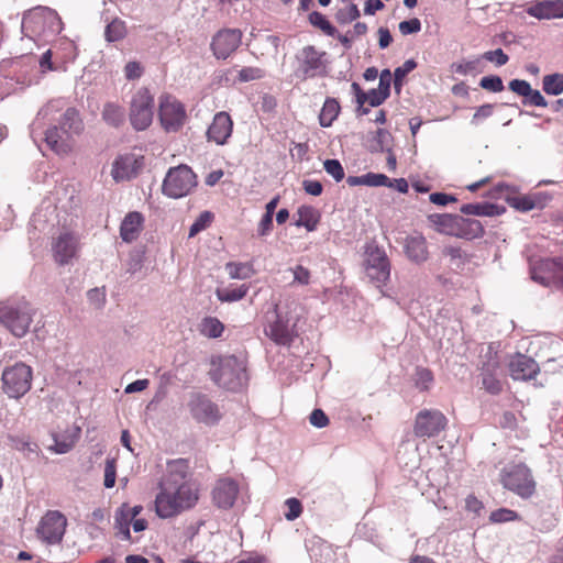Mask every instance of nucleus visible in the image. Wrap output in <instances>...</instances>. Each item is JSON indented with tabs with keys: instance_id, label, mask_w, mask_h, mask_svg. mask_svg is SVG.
Returning a JSON list of instances; mask_svg holds the SVG:
<instances>
[{
	"instance_id": "nucleus-55",
	"label": "nucleus",
	"mask_w": 563,
	"mask_h": 563,
	"mask_svg": "<svg viewBox=\"0 0 563 563\" xmlns=\"http://www.w3.org/2000/svg\"><path fill=\"white\" fill-rule=\"evenodd\" d=\"M285 505L287 506L288 511L285 512V517L287 520L292 521L297 519L301 512H302V506L299 499L297 498H288L285 501Z\"/></svg>"
},
{
	"instance_id": "nucleus-14",
	"label": "nucleus",
	"mask_w": 563,
	"mask_h": 563,
	"mask_svg": "<svg viewBox=\"0 0 563 563\" xmlns=\"http://www.w3.org/2000/svg\"><path fill=\"white\" fill-rule=\"evenodd\" d=\"M479 371L482 388L490 395H499L504 389L505 373L497 354L487 353Z\"/></svg>"
},
{
	"instance_id": "nucleus-44",
	"label": "nucleus",
	"mask_w": 563,
	"mask_h": 563,
	"mask_svg": "<svg viewBox=\"0 0 563 563\" xmlns=\"http://www.w3.org/2000/svg\"><path fill=\"white\" fill-rule=\"evenodd\" d=\"M144 263V252L135 250L129 254L126 262V273L134 275L140 272Z\"/></svg>"
},
{
	"instance_id": "nucleus-36",
	"label": "nucleus",
	"mask_w": 563,
	"mask_h": 563,
	"mask_svg": "<svg viewBox=\"0 0 563 563\" xmlns=\"http://www.w3.org/2000/svg\"><path fill=\"white\" fill-rule=\"evenodd\" d=\"M225 271L232 279H249L255 274L251 263L229 262L225 265Z\"/></svg>"
},
{
	"instance_id": "nucleus-53",
	"label": "nucleus",
	"mask_w": 563,
	"mask_h": 563,
	"mask_svg": "<svg viewBox=\"0 0 563 563\" xmlns=\"http://www.w3.org/2000/svg\"><path fill=\"white\" fill-rule=\"evenodd\" d=\"M481 60L479 58L473 60H466L459 64L453 65L454 73L459 75H467L472 73H476L478 70Z\"/></svg>"
},
{
	"instance_id": "nucleus-27",
	"label": "nucleus",
	"mask_w": 563,
	"mask_h": 563,
	"mask_svg": "<svg viewBox=\"0 0 563 563\" xmlns=\"http://www.w3.org/2000/svg\"><path fill=\"white\" fill-rule=\"evenodd\" d=\"M549 200L547 194L534 192L530 195H520L508 199L509 205L521 212H528L536 208H543Z\"/></svg>"
},
{
	"instance_id": "nucleus-61",
	"label": "nucleus",
	"mask_w": 563,
	"mask_h": 563,
	"mask_svg": "<svg viewBox=\"0 0 563 563\" xmlns=\"http://www.w3.org/2000/svg\"><path fill=\"white\" fill-rule=\"evenodd\" d=\"M294 283L298 285H308L310 283V272L301 265H297L292 269Z\"/></svg>"
},
{
	"instance_id": "nucleus-9",
	"label": "nucleus",
	"mask_w": 563,
	"mask_h": 563,
	"mask_svg": "<svg viewBox=\"0 0 563 563\" xmlns=\"http://www.w3.org/2000/svg\"><path fill=\"white\" fill-rule=\"evenodd\" d=\"M32 383V368L24 363H15L2 373L3 391L11 398L25 395Z\"/></svg>"
},
{
	"instance_id": "nucleus-31",
	"label": "nucleus",
	"mask_w": 563,
	"mask_h": 563,
	"mask_svg": "<svg viewBox=\"0 0 563 563\" xmlns=\"http://www.w3.org/2000/svg\"><path fill=\"white\" fill-rule=\"evenodd\" d=\"M457 216L459 214H450V213H443V214H430L428 217V220L433 225V228L446 235L455 236V230H456V222H457Z\"/></svg>"
},
{
	"instance_id": "nucleus-19",
	"label": "nucleus",
	"mask_w": 563,
	"mask_h": 563,
	"mask_svg": "<svg viewBox=\"0 0 563 563\" xmlns=\"http://www.w3.org/2000/svg\"><path fill=\"white\" fill-rule=\"evenodd\" d=\"M242 32L238 29H223L216 33L211 41V49L216 58L227 59L241 45Z\"/></svg>"
},
{
	"instance_id": "nucleus-38",
	"label": "nucleus",
	"mask_w": 563,
	"mask_h": 563,
	"mask_svg": "<svg viewBox=\"0 0 563 563\" xmlns=\"http://www.w3.org/2000/svg\"><path fill=\"white\" fill-rule=\"evenodd\" d=\"M543 90L551 96H559L563 92V74L555 73L547 75L542 80Z\"/></svg>"
},
{
	"instance_id": "nucleus-29",
	"label": "nucleus",
	"mask_w": 563,
	"mask_h": 563,
	"mask_svg": "<svg viewBox=\"0 0 563 563\" xmlns=\"http://www.w3.org/2000/svg\"><path fill=\"white\" fill-rule=\"evenodd\" d=\"M484 228L476 219H468L457 216L455 236L466 240H474L483 236Z\"/></svg>"
},
{
	"instance_id": "nucleus-52",
	"label": "nucleus",
	"mask_w": 563,
	"mask_h": 563,
	"mask_svg": "<svg viewBox=\"0 0 563 563\" xmlns=\"http://www.w3.org/2000/svg\"><path fill=\"white\" fill-rule=\"evenodd\" d=\"M239 80L247 82L264 77V70L258 67H244L239 71Z\"/></svg>"
},
{
	"instance_id": "nucleus-5",
	"label": "nucleus",
	"mask_w": 563,
	"mask_h": 563,
	"mask_svg": "<svg viewBox=\"0 0 563 563\" xmlns=\"http://www.w3.org/2000/svg\"><path fill=\"white\" fill-rule=\"evenodd\" d=\"M63 23L57 12L48 7H35L24 12L21 32L29 38L41 35H56L62 32Z\"/></svg>"
},
{
	"instance_id": "nucleus-41",
	"label": "nucleus",
	"mask_w": 563,
	"mask_h": 563,
	"mask_svg": "<svg viewBox=\"0 0 563 563\" xmlns=\"http://www.w3.org/2000/svg\"><path fill=\"white\" fill-rule=\"evenodd\" d=\"M433 384V374L430 369L418 367L415 374V385L421 391H427Z\"/></svg>"
},
{
	"instance_id": "nucleus-2",
	"label": "nucleus",
	"mask_w": 563,
	"mask_h": 563,
	"mask_svg": "<svg viewBox=\"0 0 563 563\" xmlns=\"http://www.w3.org/2000/svg\"><path fill=\"white\" fill-rule=\"evenodd\" d=\"M274 311L275 320L265 328V334L279 345H289L297 335L301 306L296 300H286L283 305H275Z\"/></svg>"
},
{
	"instance_id": "nucleus-33",
	"label": "nucleus",
	"mask_w": 563,
	"mask_h": 563,
	"mask_svg": "<svg viewBox=\"0 0 563 563\" xmlns=\"http://www.w3.org/2000/svg\"><path fill=\"white\" fill-rule=\"evenodd\" d=\"M339 113H340L339 102L333 98H328L324 101L321 112L319 114L320 125L323 128L331 126L333 121L338 118Z\"/></svg>"
},
{
	"instance_id": "nucleus-6",
	"label": "nucleus",
	"mask_w": 563,
	"mask_h": 563,
	"mask_svg": "<svg viewBox=\"0 0 563 563\" xmlns=\"http://www.w3.org/2000/svg\"><path fill=\"white\" fill-rule=\"evenodd\" d=\"M34 309L26 300L0 301V323L14 336H24L32 323Z\"/></svg>"
},
{
	"instance_id": "nucleus-22",
	"label": "nucleus",
	"mask_w": 563,
	"mask_h": 563,
	"mask_svg": "<svg viewBox=\"0 0 563 563\" xmlns=\"http://www.w3.org/2000/svg\"><path fill=\"white\" fill-rule=\"evenodd\" d=\"M141 167L142 163L134 154L121 155L112 164L111 176L117 183L130 180Z\"/></svg>"
},
{
	"instance_id": "nucleus-58",
	"label": "nucleus",
	"mask_w": 563,
	"mask_h": 563,
	"mask_svg": "<svg viewBox=\"0 0 563 563\" xmlns=\"http://www.w3.org/2000/svg\"><path fill=\"white\" fill-rule=\"evenodd\" d=\"M398 27L402 35H409L418 33L421 30V22L419 19L412 18L410 20L400 22Z\"/></svg>"
},
{
	"instance_id": "nucleus-11",
	"label": "nucleus",
	"mask_w": 563,
	"mask_h": 563,
	"mask_svg": "<svg viewBox=\"0 0 563 563\" xmlns=\"http://www.w3.org/2000/svg\"><path fill=\"white\" fill-rule=\"evenodd\" d=\"M531 279L544 287L563 289V258H545L530 268Z\"/></svg>"
},
{
	"instance_id": "nucleus-35",
	"label": "nucleus",
	"mask_w": 563,
	"mask_h": 563,
	"mask_svg": "<svg viewBox=\"0 0 563 563\" xmlns=\"http://www.w3.org/2000/svg\"><path fill=\"white\" fill-rule=\"evenodd\" d=\"M133 518H130L129 514L123 509L121 505L120 508L115 511L114 516V529L118 530V534L122 540L129 541L131 539L130 533V525L132 523Z\"/></svg>"
},
{
	"instance_id": "nucleus-49",
	"label": "nucleus",
	"mask_w": 563,
	"mask_h": 563,
	"mask_svg": "<svg viewBox=\"0 0 563 563\" xmlns=\"http://www.w3.org/2000/svg\"><path fill=\"white\" fill-rule=\"evenodd\" d=\"M8 440L10 442V445L18 451H22V452H35L36 451V444L30 442L29 439H26L24 437L9 435Z\"/></svg>"
},
{
	"instance_id": "nucleus-37",
	"label": "nucleus",
	"mask_w": 563,
	"mask_h": 563,
	"mask_svg": "<svg viewBox=\"0 0 563 563\" xmlns=\"http://www.w3.org/2000/svg\"><path fill=\"white\" fill-rule=\"evenodd\" d=\"M249 291V286L243 284L235 288H218L217 298L222 302H234L243 299Z\"/></svg>"
},
{
	"instance_id": "nucleus-23",
	"label": "nucleus",
	"mask_w": 563,
	"mask_h": 563,
	"mask_svg": "<svg viewBox=\"0 0 563 563\" xmlns=\"http://www.w3.org/2000/svg\"><path fill=\"white\" fill-rule=\"evenodd\" d=\"M78 251V239L69 232L62 233L53 244V254L59 265L68 264Z\"/></svg>"
},
{
	"instance_id": "nucleus-45",
	"label": "nucleus",
	"mask_w": 563,
	"mask_h": 563,
	"mask_svg": "<svg viewBox=\"0 0 563 563\" xmlns=\"http://www.w3.org/2000/svg\"><path fill=\"white\" fill-rule=\"evenodd\" d=\"M212 221V213L209 211H203L200 213V216L195 220V222L189 228V238H194L199 232L207 229V227Z\"/></svg>"
},
{
	"instance_id": "nucleus-8",
	"label": "nucleus",
	"mask_w": 563,
	"mask_h": 563,
	"mask_svg": "<svg viewBox=\"0 0 563 563\" xmlns=\"http://www.w3.org/2000/svg\"><path fill=\"white\" fill-rule=\"evenodd\" d=\"M327 53L312 45L305 46L296 55L295 75L300 79L314 78L327 73Z\"/></svg>"
},
{
	"instance_id": "nucleus-46",
	"label": "nucleus",
	"mask_w": 563,
	"mask_h": 563,
	"mask_svg": "<svg viewBox=\"0 0 563 563\" xmlns=\"http://www.w3.org/2000/svg\"><path fill=\"white\" fill-rule=\"evenodd\" d=\"M417 67V63L413 59H407L401 66L397 67L394 71V84L395 88L399 89L402 79Z\"/></svg>"
},
{
	"instance_id": "nucleus-17",
	"label": "nucleus",
	"mask_w": 563,
	"mask_h": 563,
	"mask_svg": "<svg viewBox=\"0 0 563 563\" xmlns=\"http://www.w3.org/2000/svg\"><path fill=\"white\" fill-rule=\"evenodd\" d=\"M445 416L437 409H423L416 416L413 433L418 438H433L446 426Z\"/></svg>"
},
{
	"instance_id": "nucleus-16",
	"label": "nucleus",
	"mask_w": 563,
	"mask_h": 563,
	"mask_svg": "<svg viewBox=\"0 0 563 563\" xmlns=\"http://www.w3.org/2000/svg\"><path fill=\"white\" fill-rule=\"evenodd\" d=\"M365 273L377 286L384 285L389 279L390 264L384 250L376 245L366 247Z\"/></svg>"
},
{
	"instance_id": "nucleus-51",
	"label": "nucleus",
	"mask_w": 563,
	"mask_h": 563,
	"mask_svg": "<svg viewBox=\"0 0 563 563\" xmlns=\"http://www.w3.org/2000/svg\"><path fill=\"white\" fill-rule=\"evenodd\" d=\"M365 186L369 187H393L391 180L384 174L367 173L365 174Z\"/></svg>"
},
{
	"instance_id": "nucleus-47",
	"label": "nucleus",
	"mask_w": 563,
	"mask_h": 563,
	"mask_svg": "<svg viewBox=\"0 0 563 563\" xmlns=\"http://www.w3.org/2000/svg\"><path fill=\"white\" fill-rule=\"evenodd\" d=\"M323 167L324 170L338 183L341 181L345 176L343 166L338 159H325Z\"/></svg>"
},
{
	"instance_id": "nucleus-26",
	"label": "nucleus",
	"mask_w": 563,
	"mask_h": 563,
	"mask_svg": "<svg viewBox=\"0 0 563 563\" xmlns=\"http://www.w3.org/2000/svg\"><path fill=\"white\" fill-rule=\"evenodd\" d=\"M143 223L144 218L142 213L137 211L129 212L120 227L121 239L126 243L135 241L143 229Z\"/></svg>"
},
{
	"instance_id": "nucleus-34",
	"label": "nucleus",
	"mask_w": 563,
	"mask_h": 563,
	"mask_svg": "<svg viewBox=\"0 0 563 563\" xmlns=\"http://www.w3.org/2000/svg\"><path fill=\"white\" fill-rule=\"evenodd\" d=\"M125 118V112L119 104L108 102L102 110V119L111 126H120Z\"/></svg>"
},
{
	"instance_id": "nucleus-15",
	"label": "nucleus",
	"mask_w": 563,
	"mask_h": 563,
	"mask_svg": "<svg viewBox=\"0 0 563 563\" xmlns=\"http://www.w3.org/2000/svg\"><path fill=\"white\" fill-rule=\"evenodd\" d=\"M159 120L166 132L179 131L186 120L184 104L174 96L163 95L159 98Z\"/></svg>"
},
{
	"instance_id": "nucleus-7",
	"label": "nucleus",
	"mask_w": 563,
	"mask_h": 563,
	"mask_svg": "<svg viewBox=\"0 0 563 563\" xmlns=\"http://www.w3.org/2000/svg\"><path fill=\"white\" fill-rule=\"evenodd\" d=\"M197 186V177L190 167L179 165L169 168L166 174L162 190L169 198L178 199L187 196Z\"/></svg>"
},
{
	"instance_id": "nucleus-4",
	"label": "nucleus",
	"mask_w": 563,
	"mask_h": 563,
	"mask_svg": "<svg viewBox=\"0 0 563 563\" xmlns=\"http://www.w3.org/2000/svg\"><path fill=\"white\" fill-rule=\"evenodd\" d=\"M211 379L222 388L236 391L247 383L246 362L235 355L218 356L211 362Z\"/></svg>"
},
{
	"instance_id": "nucleus-10",
	"label": "nucleus",
	"mask_w": 563,
	"mask_h": 563,
	"mask_svg": "<svg viewBox=\"0 0 563 563\" xmlns=\"http://www.w3.org/2000/svg\"><path fill=\"white\" fill-rule=\"evenodd\" d=\"M154 115V96L147 88H140L132 97L130 121L137 131L147 129Z\"/></svg>"
},
{
	"instance_id": "nucleus-18",
	"label": "nucleus",
	"mask_w": 563,
	"mask_h": 563,
	"mask_svg": "<svg viewBox=\"0 0 563 563\" xmlns=\"http://www.w3.org/2000/svg\"><path fill=\"white\" fill-rule=\"evenodd\" d=\"M67 520L59 511H48L40 521L36 532L38 538L47 544H57L62 541Z\"/></svg>"
},
{
	"instance_id": "nucleus-57",
	"label": "nucleus",
	"mask_w": 563,
	"mask_h": 563,
	"mask_svg": "<svg viewBox=\"0 0 563 563\" xmlns=\"http://www.w3.org/2000/svg\"><path fill=\"white\" fill-rule=\"evenodd\" d=\"M517 514L514 510L500 508L490 514V521L493 522H508L516 519Z\"/></svg>"
},
{
	"instance_id": "nucleus-24",
	"label": "nucleus",
	"mask_w": 563,
	"mask_h": 563,
	"mask_svg": "<svg viewBox=\"0 0 563 563\" xmlns=\"http://www.w3.org/2000/svg\"><path fill=\"white\" fill-rule=\"evenodd\" d=\"M510 376L515 380H528L539 373L538 363L530 356L516 354L509 363Z\"/></svg>"
},
{
	"instance_id": "nucleus-60",
	"label": "nucleus",
	"mask_w": 563,
	"mask_h": 563,
	"mask_svg": "<svg viewBox=\"0 0 563 563\" xmlns=\"http://www.w3.org/2000/svg\"><path fill=\"white\" fill-rule=\"evenodd\" d=\"M87 298L89 302L97 309L102 308L106 302V294L100 288L90 289L87 292Z\"/></svg>"
},
{
	"instance_id": "nucleus-42",
	"label": "nucleus",
	"mask_w": 563,
	"mask_h": 563,
	"mask_svg": "<svg viewBox=\"0 0 563 563\" xmlns=\"http://www.w3.org/2000/svg\"><path fill=\"white\" fill-rule=\"evenodd\" d=\"M309 22L323 31L327 35L333 36L336 32L335 27L327 20V18L318 12L313 11L309 14Z\"/></svg>"
},
{
	"instance_id": "nucleus-39",
	"label": "nucleus",
	"mask_w": 563,
	"mask_h": 563,
	"mask_svg": "<svg viewBox=\"0 0 563 563\" xmlns=\"http://www.w3.org/2000/svg\"><path fill=\"white\" fill-rule=\"evenodd\" d=\"M126 35L125 22L120 19H113L104 30V36L108 42H117Z\"/></svg>"
},
{
	"instance_id": "nucleus-13",
	"label": "nucleus",
	"mask_w": 563,
	"mask_h": 563,
	"mask_svg": "<svg viewBox=\"0 0 563 563\" xmlns=\"http://www.w3.org/2000/svg\"><path fill=\"white\" fill-rule=\"evenodd\" d=\"M505 488L522 498H529L536 490V482L530 470L523 464H517L505 470L501 478Z\"/></svg>"
},
{
	"instance_id": "nucleus-32",
	"label": "nucleus",
	"mask_w": 563,
	"mask_h": 563,
	"mask_svg": "<svg viewBox=\"0 0 563 563\" xmlns=\"http://www.w3.org/2000/svg\"><path fill=\"white\" fill-rule=\"evenodd\" d=\"M224 331V324L216 317H205L199 324L201 335L209 339H218Z\"/></svg>"
},
{
	"instance_id": "nucleus-30",
	"label": "nucleus",
	"mask_w": 563,
	"mask_h": 563,
	"mask_svg": "<svg viewBox=\"0 0 563 563\" xmlns=\"http://www.w3.org/2000/svg\"><path fill=\"white\" fill-rule=\"evenodd\" d=\"M297 220L295 225L300 228L303 227L308 232L317 230L320 221V212L311 206H301L297 210Z\"/></svg>"
},
{
	"instance_id": "nucleus-62",
	"label": "nucleus",
	"mask_w": 563,
	"mask_h": 563,
	"mask_svg": "<svg viewBox=\"0 0 563 563\" xmlns=\"http://www.w3.org/2000/svg\"><path fill=\"white\" fill-rule=\"evenodd\" d=\"M531 85L522 79H512L509 81V89L518 96L525 97L530 93Z\"/></svg>"
},
{
	"instance_id": "nucleus-56",
	"label": "nucleus",
	"mask_w": 563,
	"mask_h": 563,
	"mask_svg": "<svg viewBox=\"0 0 563 563\" xmlns=\"http://www.w3.org/2000/svg\"><path fill=\"white\" fill-rule=\"evenodd\" d=\"M144 68L141 63L131 60L124 66V77L128 80H135L142 77Z\"/></svg>"
},
{
	"instance_id": "nucleus-63",
	"label": "nucleus",
	"mask_w": 563,
	"mask_h": 563,
	"mask_svg": "<svg viewBox=\"0 0 563 563\" xmlns=\"http://www.w3.org/2000/svg\"><path fill=\"white\" fill-rule=\"evenodd\" d=\"M389 96L384 91L377 89H371L367 91V103L371 107L380 106Z\"/></svg>"
},
{
	"instance_id": "nucleus-59",
	"label": "nucleus",
	"mask_w": 563,
	"mask_h": 563,
	"mask_svg": "<svg viewBox=\"0 0 563 563\" xmlns=\"http://www.w3.org/2000/svg\"><path fill=\"white\" fill-rule=\"evenodd\" d=\"M523 104H530L536 107L545 108L548 106L547 100L539 90H534L530 87V93L525 96Z\"/></svg>"
},
{
	"instance_id": "nucleus-3",
	"label": "nucleus",
	"mask_w": 563,
	"mask_h": 563,
	"mask_svg": "<svg viewBox=\"0 0 563 563\" xmlns=\"http://www.w3.org/2000/svg\"><path fill=\"white\" fill-rule=\"evenodd\" d=\"M82 130L84 123L79 112L75 108H68L62 115L59 124L45 132V142L55 153L65 155L71 151L75 136Z\"/></svg>"
},
{
	"instance_id": "nucleus-12",
	"label": "nucleus",
	"mask_w": 563,
	"mask_h": 563,
	"mask_svg": "<svg viewBox=\"0 0 563 563\" xmlns=\"http://www.w3.org/2000/svg\"><path fill=\"white\" fill-rule=\"evenodd\" d=\"M187 408L191 418L205 426H216L222 418L219 406L201 393H192L190 395Z\"/></svg>"
},
{
	"instance_id": "nucleus-64",
	"label": "nucleus",
	"mask_w": 563,
	"mask_h": 563,
	"mask_svg": "<svg viewBox=\"0 0 563 563\" xmlns=\"http://www.w3.org/2000/svg\"><path fill=\"white\" fill-rule=\"evenodd\" d=\"M309 421L316 428H324L329 423L327 415L321 409H314L310 413Z\"/></svg>"
},
{
	"instance_id": "nucleus-40",
	"label": "nucleus",
	"mask_w": 563,
	"mask_h": 563,
	"mask_svg": "<svg viewBox=\"0 0 563 563\" xmlns=\"http://www.w3.org/2000/svg\"><path fill=\"white\" fill-rule=\"evenodd\" d=\"M495 209H497V207L494 205L477 202L463 205L460 210L463 214L493 216L495 213Z\"/></svg>"
},
{
	"instance_id": "nucleus-20",
	"label": "nucleus",
	"mask_w": 563,
	"mask_h": 563,
	"mask_svg": "<svg viewBox=\"0 0 563 563\" xmlns=\"http://www.w3.org/2000/svg\"><path fill=\"white\" fill-rule=\"evenodd\" d=\"M239 494V485L230 478L219 479L212 489V501L220 509L233 507Z\"/></svg>"
},
{
	"instance_id": "nucleus-43",
	"label": "nucleus",
	"mask_w": 563,
	"mask_h": 563,
	"mask_svg": "<svg viewBox=\"0 0 563 563\" xmlns=\"http://www.w3.org/2000/svg\"><path fill=\"white\" fill-rule=\"evenodd\" d=\"M361 12L356 4L350 3L346 9H341L336 12L335 19L340 24H347L357 20Z\"/></svg>"
},
{
	"instance_id": "nucleus-25",
	"label": "nucleus",
	"mask_w": 563,
	"mask_h": 563,
	"mask_svg": "<svg viewBox=\"0 0 563 563\" xmlns=\"http://www.w3.org/2000/svg\"><path fill=\"white\" fill-rule=\"evenodd\" d=\"M404 251L408 260L416 264L426 262L429 256L427 240L420 233L408 235L405 239Z\"/></svg>"
},
{
	"instance_id": "nucleus-50",
	"label": "nucleus",
	"mask_w": 563,
	"mask_h": 563,
	"mask_svg": "<svg viewBox=\"0 0 563 563\" xmlns=\"http://www.w3.org/2000/svg\"><path fill=\"white\" fill-rule=\"evenodd\" d=\"M117 464L114 459H107L104 465V482L106 488H112L115 484Z\"/></svg>"
},
{
	"instance_id": "nucleus-21",
	"label": "nucleus",
	"mask_w": 563,
	"mask_h": 563,
	"mask_svg": "<svg viewBox=\"0 0 563 563\" xmlns=\"http://www.w3.org/2000/svg\"><path fill=\"white\" fill-rule=\"evenodd\" d=\"M233 131V122L231 117L224 112L214 114L211 124L207 130L208 141L214 142L217 145H224Z\"/></svg>"
},
{
	"instance_id": "nucleus-48",
	"label": "nucleus",
	"mask_w": 563,
	"mask_h": 563,
	"mask_svg": "<svg viewBox=\"0 0 563 563\" xmlns=\"http://www.w3.org/2000/svg\"><path fill=\"white\" fill-rule=\"evenodd\" d=\"M479 86L492 92H500L504 90V82L499 76L490 75L481 79Z\"/></svg>"
},
{
	"instance_id": "nucleus-54",
	"label": "nucleus",
	"mask_w": 563,
	"mask_h": 563,
	"mask_svg": "<svg viewBox=\"0 0 563 563\" xmlns=\"http://www.w3.org/2000/svg\"><path fill=\"white\" fill-rule=\"evenodd\" d=\"M483 58L487 62L495 63L498 67L506 65L509 60L508 55L505 54L501 48L485 52Z\"/></svg>"
},
{
	"instance_id": "nucleus-1",
	"label": "nucleus",
	"mask_w": 563,
	"mask_h": 563,
	"mask_svg": "<svg viewBox=\"0 0 563 563\" xmlns=\"http://www.w3.org/2000/svg\"><path fill=\"white\" fill-rule=\"evenodd\" d=\"M189 476L186 460L178 459L167 463L166 474L159 482V492L155 498V512L159 518H173L197 505L199 489Z\"/></svg>"
},
{
	"instance_id": "nucleus-28",
	"label": "nucleus",
	"mask_w": 563,
	"mask_h": 563,
	"mask_svg": "<svg viewBox=\"0 0 563 563\" xmlns=\"http://www.w3.org/2000/svg\"><path fill=\"white\" fill-rule=\"evenodd\" d=\"M530 16L541 19H553L563 16V1L537 2L527 9Z\"/></svg>"
}]
</instances>
